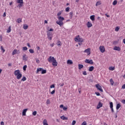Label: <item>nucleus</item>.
Instances as JSON below:
<instances>
[{
	"label": "nucleus",
	"instance_id": "nucleus-15",
	"mask_svg": "<svg viewBox=\"0 0 125 125\" xmlns=\"http://www.w3.org/2000/svg\"><path fill=\"white\" fill-rule=\"evenodd\" d=\"M28 111V108H25L22 111V116H26V113Z\"/></svg>",
	"mask_w": 125,
	"mask_h": 125
},
{
	"label": "nucleus",
	"instance_id": "nucleus-1",
	"mask_svg": "<svg viewBox=\"0 0 125 125\" xmlns=\"http://www.w3.org/2000/svg\"><path fill=\"white\" fill-rule=\"evenodd\" d=\"M20 50L14 49L13 51L12 54V55H15V54H20Z\"/></svg>",
	"mask_w": 125,
	"mask_h": 125
},
{
	"label": "nucleus",
	"instance_id": "nucleus-17",
	"mask_svg": "<svg viewBox=\"0 0 125 125\" xmlns=\"http://www.w3.org/2000/svg\"><path fill=\"white\" fill-rule=\"evenodd\" d=\"M27 56V55L26 54H24L22 56V59L23 60H24V61H27L28 59L26 57Z\"/></svg>",
	"mask_w": 125,
	"mask_h": 125
},
{
	"label": "nucleus",
	"instance_id": "nucleus-29",
	"mask_svg": "<svg viewBox=\"0 0 125 125\" xmlns=\"http://www.w3.org/2000/svg\"><path fill=\"white\" fill-rule=\"evenodd\" d=\"M17 22L19 24L20 23H21V22H22V19H21V18L18 19L17 20Z\"/></svg>",
	"mask_w": 125,
	"mask_h": 125
},
{
	"label": "nucleus",
	"instance_id": "nucleus-31",
	"mask_svg": "<svg viewBox=\"0 0 125 125\" xmlns=\"http://www.w3.org/2000/svg\"><path fill=\"white\" fill-rule=\"evenodd\" d=\"M28 25L27 24H24L23 28L24 30H27V29H28Z\"/></svg>",
	"mask_w": 125,
	"mask_h": 125
},
{
	"label": "nucleus",
	"instance_id": "nucleus-51",
	"mask_svg": "<svg viewBox=\"0 0 125 125\" xmlns=\"http://www.w3.org/2000/svg\"><path fill=\"white\" fill-rule=\"evenodd\" d=\"M1 50H2L3 52H4V51H5V50L3 49V47L2 46H1Z\"/></svg>",
	"mask_w": 125,
	"mask_h": 125
},
{
	"label": "nucleus",
	"instance_id": "nucleus-8",
	"mask_svg": "<svg viewBox=\"0 0 125 125\" xmlns=\"http://www.w3.org/2000/svg\"><path fill=\"white\" fill-rule=\"evenodd\" d=\"M103 106V104L101 103V102H99L98 105L97 106V109H100L101 107Z\"/></svg>",
	"mask_w": 125,
	"mask_h": 125
},
{
	"label": "nucleus",
	"instance_id": "nucleus-2",
	"mask_svg": "<svg viewBox=\"0 0 125 125\" xmlns=\"http://www.w3.org/2000/svg\"><path fill=\"white\" fill-rule=\"evenodd\" d=\"M74 40L76 42H83V38H75Z\"/></svg>",
	"mask_w": 125,
	"mask_h": 125
},
{
	"label": "nucleus",
	"instance_id": "nucleus-7",
	"mask_svg": "<svg viewBox=\"0 0 125 125\" xmlns=\"http://www.w3.org/2000/svg\"><path fill=\"white\" fill-rule=\"evenodd\" d=\"M109 105H110L109 106H110V108L111 110L112 113H114V108H113V102H110L109 103Z\"/></svg>",
	"mask_w": 125,
	"mask_h": 125
},
{
	"label": "nucleus",
	"instance_id": "nucleus-5",
	"mask_svg": "<svg viewBox=\"0 0 125 125\" xmlns=\"http://www.w3.org/2000/svg\"><path fill=\"white\" fill-rule=\"evenodd\" d=\"M85 63H88V64H91L92 65L93 64V61L92 60H88V59H86L84 61Z\"/></svg>",
	"mask_w": 125,
	"mask_h": 125
},
{
	"label": "nucleus",
	"instance_id": "nucleus-12",
	"mask_svg": "<svg viewBox=\"0 0 125 125\" xmlns=\"http://www.w3.org/2000/svg\"><path fill=\"white\" fill-rule=\"evenodd\" d=\"M20 73V70H19V69L15 70L14 72L15 76H17L18 75H19Z\"/></svg>",
	"mask_w": 125,
	"mask_h": 125
},
{
	"label": "nucleus",
	"instance_id": "nucleus-24",
	"mask_svg": "<svg viewBox=\"0 0 125 125\" xmlns=\"http://www.w3.org/2000/svg\"><path fill=\"white\" fill-rule=\"evenodd\" d=\"M17 3H20V4L24 3V1H23V0H17Z\"/></svg>",
	"mask_w": 125,
	"mask_h": 125
},
{
	"label": "nucleus",
	"instance_id": "nucleus-50",
	"mask_svg": "<svg viewBox=\"0 0 125 125\" xmlns=\"http://www.w3.org/2000/svg\"><path fill=\"white\" fill-rule=\"evenodd\" d=\"M46 104H50V101L49 100H47Z\"/></svg>",
	"mask_w": 125,
	"mask_h": 125
},
{
	"label": "nucleus",
	"instance_id": "nucleus-60",
	"mask_svg": "<svg viewBox=\"0 0 125 125\" xmlns=\"http://www.w3.org/2000/svg\"><path fill=\"white\" fill-rule=\"evenodd\" d=\"M36 62L37 63H40V60H38V59H36Z\"/></svg>",
	"mask_w": 125,
	"mask_h": 125
},
{
	"label": "nucleus",
	"instance_id": "nucleus-16",
	"mask_svg": "<svg viewBox=\"0 0 125 125\" xmlns=\"http://www.w3.org/2000/svg\"><path fill=\"white\" fill-rule=\"evenodd\" d=\"M87 28H90L91 27H92V23L89 21H88L87 23Z\"/></svg>",
	"mask_w": 125,
	"mask_h": 125
},
{
	"label": "nucleus",
	"instance_id": "nucleus-47",
	"mask_svg": "<svg viewBox=\"0 0 125 125\" xmlns=\"http://www.w3.org/2000/svg\"><path fill=\"white\" fill-rule=\"evenodd\" d=\"M81 125H87V124H86V122H85V121L83 122L82 123Z\"/></svg>",
	"mask_w": 125,
	"mask_h": 125
},
{
	"label": "nucleus",
	"instance_id": "nucleus-62",
	"mask_svg": "<svg viewBox=\"0 0 125 125\" xmlns=\"http://www.w3.org/2000/svg\"><path fill=\"white\" fill-rule=\"evenodd\" d=\"M8 67H11V66H12V64H11V63H8Z\"/></svg>",
	"mask_w": 125,
	"mask_h": 125
},
{
	"label": "nucleus",
	"instance_id": "nucleus-39",
	"mask_svg": "<svg viewBox=\"0 0 125 125\" xmlns=\"http://www.w3.org/2000/svg\"><path fill=\"white\" fill-rule=\"evenodd\" d=\"M117 3H118V1L117 0H115L113 2V5H117Z\"/></svg>",
	"mask_w": 125,
	"mask_h": 125
},
{
	"label": "nucleus",
	"instance_id": "nucleus-30",
	"mask_svg": "<svg viewBox=\"0 0 125 125\" xmlns=\"http://www.w3.org/2000/svg\"><path fill=\"white\" fill-rule=\"evenodd\" d=\"M47 38L49 39V40H52V37H50V35H49V32L47 34Z\"/></svg>",
	"mask_w": 125,
	"mask_h": 125
},
{
	"label": "nucleus",
	"instance_id": "nucleus-44",
	"mask_svg": "<svg viewBox=\"0 0 125 125\" xmlns=\"http://www.w3.org/2000/svg\"><path fill=\"white\" fill-rule=\"evenodd\" d=\"M27 68V65H25L23 67V71H26V69Z\"/></svg>",
	"mask_w": 125,
	"mask_h": 125
},
{
	"label": "nucleus",
	"instance_id": "nucleus-58",
	"mask_svg": "<svg viewBox=\"0 0 125 125\" xmlns=\"http://www.w3.org/2000/svg\"><path fill=\"white\" fill-rule=\"evenodd\" d=\"M63 107H64V105H63V104H61V105L60 106V108H62V109H63Z\"/></svg>",
	"mask_w": 125,
	"mask_h": 125
},
{
	"label": "nucleus",
	"instance_id": "nucleus-6",
	"mask_svg": "<svg viewBox=\"0 0 125 125\" xmlns=\"http://www.w3.org/2000/svg\"><path fill=\"white\" fill-rule=\"evenodd\" d=\"M100 50L101 52H102V53H104V52H105V47H104V46H100Z\"/></svg>",
	"mask_w": 125,
	"mask_h": 125
},
{
	"label": "nucleus",
	"instance_id": "nucleus-46",
	"mask_svg": "<svg viewBox=\"0 0 125 125\" xmlns=\"http://www.w3.org/2000/svg\"><path fill=\"white\" fill-rule=\"evenodd\" d=\"M83 75H84V76H86V75H87V74L86 73V71H83Z\"/></svg>",
	"mask_w": 125,
	"mask_h": 125
},
{
	"label": "nucleus",
	"instance_id": "nucleus-20",
	"mask_svg": "<svg viewBox=\"0 0 125 125\" xmlns=\"http://www.w3.org/2000/svg\"><path fill=\"white\" fill-rule=\"evenodd\" d=\"M93 70H94V66H92L89 68L88 71H89V72H92V71H93Z\"/></svg>",
	"mask_w": 125,
	"mask_h": 125
},
{
	"label": "nucleus",
	"instance_id": "nucleus-11",
	"mask_svg": "<svg viewBox=\"0 0 125 125\" xmlns=\"http://www.w3.org/2000/svg\"><path fill=\"white\" fill-rule=\"evenodd\" d=\"M58 19H59V20L62 22H63V21L65 20V19L61 16L58 17Z\"/></svg>",
	"mask_w": 125,
	"mask_h": 125
},
{
	"label": "nucleus",
	"instance_id": "nucleus-40",
	"mask_svg": "<svg viewBox=\"0 0 125 125\" xmlns=\"http://www.w3.org/2000/svg\"><path fill=\"white\" fill-rule=\"evenodd\" d=\"M29 51L30 53H35V51H34V50H33L32 49H30Z\"/></svg>",
	"mask_w": 125,
	"mask_h": 125
},
{
	"label": "nucleus",
	"instance_id": "nucleus-23",
	"mask_svg": "<svg viewBox=\"0 0 125 125\" xmlns=\"http://www.w3.org/2000/svg\"><path fill=\"white\" fill-rule=\"evenodd\" d=\"M57 44L58 46H61V45H62V43L61 42H60L59 40H58L57 41Z\"/></svg>",
	"mask_w": 125,
	"mask_h": 125
},
{
	"label": "nucleus",
	"instance_id": "nucleus-61",
	"mask_svg": "<svg viewBox=\"0 0 125 125\" xmlns=\"http://www.w3.org/2000/svg\"><path fill=\"white\" fill-rule=\"evenodd\" d=\"M5 16H6V13L4 12L3 15V17H5Z\"/></svg>",
	"mask_w": 125,
	"mask_h": 125
},
{
	"label": "nucleus",
	"instance_id": "nucleus-26",
	"mask_svg": "<svg viewBox=\"0 0 125 125\" xmlns=\"http://www.w3.org/2000/svg\"><path fill=\"white\" fill-rule=\"evenodd\" d=\"M73 14H74V13L73 12H70L69 13L70 19H72L73 18Z\"/></svg>",
	"mask_w": 125,
	"mask_h": 125
},
{
	"label": "nucleus",
	"instance_id": "nucleus-32",
	"mask_svg": "<svg viewBox=\"0 0 125 125\" xmlns=\"http://www.w3.org/2000/svg\"><path fill=\"white\" fill-rule=\"evenodd\" d=\"M42 74H46V70L42 68Z\"/></svg>",
	"mask_w": 125,
	"mask_h": 125
},
{
	"label": "nucleus",
	"instance_id": "nucleus-14",
	"mask_svg": "<svg viewBox=\"0 0 125 125\" xmlns=\"http://www.w3.org/2000/svg\"><path fill=\"white\" fill-rule=\"evenodd\" d=\"M57 24L59 25L61 27L63 25V21H56Z\"/></svg>",
	"mask_w": 125,
	"mask_h": 125
},
{
	"label": "nucleus",
	"instance_id": "nucleus-59",
	"mask_svg": "<svg viewBox=\"0 0 125 125\" xmlns=\"http://www.w3.org/2000/svg\"><path fill=\"white\" fill-rule=\"evenodd\" d=\"M50 46H51V47H53V46H54V43L50 44Z\"/></svg>",
	"mask_w": 125,
	"mask_h": 125
},
{
	"label": "nucleus",
	"instance_id": "nucleus-49",
	"mask_svg": "<svg viewBox=\"0 0 125 125\" xmlns=\"http://www.w3.org/2000/svg\"><path fill=\"white\" fill-rule=\"evenodd\" d=\"M32 114L33 115V116H36L37 115V111H35L32 113Z\"/></svg>",
	"mask_w": 125,
	"mask_h": 125
},
{
	"label": "nucleus",
	"instance_id": "nucleus-19",
	"mask_svg": "<svg viewBox=\"0 0 125 125\" xmlns=\"http://www.w3.org/2000/svg\"><path fill=\"white\" fill-rule=\"evenodd\" d=\"M21 78H22V74L20 73L19 74L17 75V79L18 80H20V79H21Z\"/></svg>",
	"mask_w": 125,
	"mask_h": 125
},
{
	"label": "nucleus",
	"instance_id": "nucleus-54",
	"mask_svg": "<svg viewBox=\"0 0 125 125\" xmlns=\"http://www.w3.org/2000/svg\"><path fill=\"white\" fill-rule=\"evenodd\" d=\"M19 7L21 8L22 7V6H23V4H19L18 5Z\"/></svg>",
	"mask_w": 125,
	"mask_h": 125
},
{
	"label": "nucleus",
	"instance_id": "nucleus-52",
	"mask_svg": "<svg viewBox=\"0 0 125 125\" xmlns=\"http://www.w3.org/2000/svg\"><path fill=\"white\" fill-rule=\"evenodd\" d=\"M54 87H55V85L54 84H52L50 86V88H54Z\"/></svg>",
	"mask_w": 125,
	"mask_h": 125
},
{
	"label": "nucleus",
	"instance_id": "nucleus-55",
	"mask_svg": "<svg viewBox=\"0 0 125 125\" xmlns=\"http://www.w3.org/2000/svg\"><path fill=\"white\" fill-rule=\"evenodd\" d=\"M61 13H62V12H61V11H60V12H59L58 14H57V15L58 16H60V15H61Z\"/></svg>",
	"mask_w": 125,
	"mask_h": 125
},
{
	"label": "nucleus",
	"instance_id": "nucleus-45",
	"mask_svg": "<svg viewBox=\"0 0 125 125\" xmlns=\"http://www.w3.org/2000/svg\"><path fill=\"white\" fill-rule=\"evenodd\" d=\"M69 10H70V7H68L66 8L65 11L66 12H68Z\"/></svg>",
	"mask_w": 125,
	"mask_h": 125
},
{
	"label": "nucleus",
	"instance_id": "nucleus-3",
	"mask_svg": "<svg viewBox=\"0 0 125 125\" xmlns=\"http://www.w3.org/2000/svg\"><path fill=\"white\" fill-rule=\"evenodd\" d=\"M96 87L98 89V90H100V91H101V92H103V89H102V87L99 85V84H96Z\"/></svg>",
	"mask_w": 125,
	"mask_h": 125
},
{
	"label": "nucleus",
	"instance_id": "nucleus-18",
	"mask_svg": "<svg viewBox=\"0 0 125 125\" xmlns=\"http://www.w3.org/2000/svg\"><path fill=\"white\" fill-rule=\"evenodd\" d=\"M67 64H68V65H72L73 64V61H72V60H68L67 61Z\"/></svg>",
	"mask_w": 125,
	"mask_h": 125
},
{
	"label": "nucleus",
	"instance_id": "nucleus-10",
	"mask_svg": "<svg viewBox=\"0 0 125 125\" xmlns=\"http://www.w3.org/2000/svg\"><path fill=\"white\" fill-rule=\"evenodd\" d=\"M84 52H85L86 53H87V55H89L90 54V48H87L85 49L84 51Z\"/></svg>",
	"mask_w": 125,
	"mask_h": 125
},
{
	"label": "nucleus",
	"instance_id": "nucleus-57",
	"mask_svg": "<svg viewBox=\"0 0 125 125\" xmlns=\"http://www.w3.org/2000/svg\"><path fill=\"white\" fill-rule=\"evenodd\" d=\"M122 88L123 89H125V84H123L122 86Z\"/></svg>",
	"mask_w": 125,
	"mask_h": 125
},
{
	"label": "nucleus",
	"instance_id": "nucleus-38",
	"mask_svg": "<svg viewBox=\"0 0 125 125\" xmlns=\"http://www.w3.org/2000/svg\"><path fill=\"white\" fill-rule=\"evenodd\" d=\"M110 83L112 85H114V81H113L112 79H110Z\"/></svg>",
	"mask_w": 125,
	"mask_h": 125
},
{
	"label": "nucleus",
	"instance_id": "nucleus-21",
	"mask_svg": "<svg viewBox=\"0 0 125 125\" xmlns=\"http://www.w3.org/2000/svg\"><path fill=\"white\" fill-rule=\"evenodd\" d=\"M90 19L92 20V21H94L95 20V16L94 15H92L90 17Z\"/></svg>",
	"mask_w": 125,
	"mask_h": 125
},
{
	"label": "nucleus",
	"instance_id": "nucleus-25",
	"mask_svg": "<svg viewBox=\"0 0 125 125\" xmlns=\"http://www.w3.org/2000/svg\"><path fill=\"white\" fill-rule=\"evenodd\" d=\"M121 108V104H118L116 105V110L118 111Z\"/></svg>",
	"mask_w": 125,
	"mask_h": 125
},
{
	"label": "nucleus",
	"instance_id": "nucleus-53",
	"mask_svg": "<svg viewBox=\"0 0 125 125\" xmlns=\"http://www.w3.org/2000/svg\"><path fill=\"white\" fill-rule=\"evenodd\" d=\"M72 125H76V121L73 120V122H72Z\"/></svg>",
	"mask_w": 125,
	"mask_h": 125
},
{
	"label": "nucleus",
	"instance_id": "nucleus-9",
	"mask_svg": "<svg viewBox=\"0 0 125 125\" xmlns=\"http://www.w3.org/2000/svg\"><path fill=\"white\" fill-rule=\"evenodd\" d=\"M114 50H116L117 51H121V47L117 46H115L114 48Z\"/></svg>",
	"mask_w": 125,
	"mask_h": 125
},
{
	"label": "nucleus",
	"instance_id": "nucleus-33",
	"mask_svg": "<svg viewBox=\"0 0 125 125\" xmlns=\"http://www.w3.org/2000/svg\"><path fill=\"white\" fill-rule=\"evenodd\" d=\"M11 32V26H9L7 30V33H10Z\"/></svg>",
	"mask_w": 125,
	"mask_h": 125
},
{
	"label": "nucleus",
	"instance_id": "nucleus-36",
	"mask_svg": "<svg viewBox=\"0 0 125 125\" xmlns=\"http://www.w3.org/2000/svg\"><path fill=\"white\" fill-rule=\"evenodd\" d=\"M109 70H110L111 71H114L115 70V67H112V66H110L109 67Z\"/></svg>",
	"mask_w": 125,
	"mask_h": 125
},
{
	"label": "nucleus",
	"instance_id": "nucleus-27",
	"mask_svg": "<svg viewBox=\"0 0 125 125\" xmlns=\"http://www.w3.org/2000/svg\"><path fill=\"white\" fill-rule=\"evenodd\" d=\"M43 125H48V124H47V121L46 120V119H44L43 121Z\"/></svg>",
	"mask_w": 125,
	"mask_h": 125
},
{
	"label": "nucleus",
	"instance_id": "nucleus-42",
	"mask_svg": "<svg viewBox=\"0 0 125 125\" xmlns=\"http://www.w3.org/2000/svg\"><path fill=\"white\" fill-rule=\"evenodd\" d=\"M68 109V107L67 106H63V111H67Z\"/></svg>",
	"mask_w": 125,
	"mask_h": 125
},
{
	"label": "nucleus",
	"instance_id": "nucleus-34",
	"mask_svg": "<svg viewBox=\"0 0 125 125\" xmlns=\"http://www.w3.org/2000/svg\"><path fill=\"white\" fill-rule=\"evenodd\" d=\"M42 68H38L36 72L37 74H38L39 72H41V71H42Z\"/></svg>",
	"mask_w": 125,
	"mask_h": 125
},
{
	"label": "nucleus",
	"instance_id": "nucleus-22",
	"mask_svg": "<svg viewBox=\"0 0 125 125\" xmlns=\"http://www.w3.org/2000/svg\"><path fill=\"white\" fill-rule=\"evenodd\" d=\"M61 119H62V120H63V121H66V120H68V118L65 117V116H64V115L61 116Z\"/></svg>",
	"mask_w": 125,
	"mask_h": 125
},
{
	"label": "nucleus",
	"instance_id": "nucleus-48",
	"mask_svg": "<svg viewBox=\"0 0 125 125\" xmlns=\"http://www.w3.org/2000/svg\"><path fill=\"white\" fill-rule=\"evenodd\" d=\"M95 94H96V95H97V96H100V93H99V92H95Z\"/></svg>",
	"mask_w": 125,
	"mask_h": 125
},
{
	"label": "nucleus",
	"instance_id": "nucleus-28",
	"mask_svg": "<svg viewBox=\"0 0 125 125\" xmlns=\"http://www.w3.org/2000/svg\"><path fill=\"white\" fill-rule=\"evenodd\" d=\"M79 69V70H81V69H83V65L79 64L78 65Z\"/></svg>",
	"mask_w": 125,
	"mask_h": 125
},
{
	"label": "nucleus",
	"instance_id": "nucleus-43",
	"mask_svg": "<svg viewBox=\"0 0 125 125\" xmlns=\"http://www.w3.org/2000/svg\"><path fill=\"white\" fill-rule=\"evenodd\" d=\"M119 30H120V27L117 26L115 28V31H116V32H118Z\"/></svg>",
	"mask_w": 125,
	"mask_h": 125
},
{
	"label": "nucleus",
	"instance_id": "nucleus-4",
	"mask_svg": "<svg viewBox=\"0 0 125 125\" xmlns=\"http://www.w3.org/2000/svg\"><path fill=\"white\" fill-rule=\"evenodd\" d=\"M55 60V58L54 57L50 56L49 58L48 59V61L50 63L52 62L54 60Z\"/></svg>",
	"mask_w": 125,
	"mask_h": 125
},
{
	"label": "nucleus",
	"instance_id": "nucleus-63",
	"mask_svg": "<svg viewBox=\"0 0 125 125\" xmlns=\"http://www.w3.org/2000/svg\"><path fill=\"white\" fill-rule=\"evenodd\" d=\"M122 103L123 104H125V100H123L122 101Z\"/></svg>",
	"mask_w": 125,
	"mask_h": 125
},
{
	"label": "nucleus",
	"instance_id": "nucleus-13",
	"mask_svg": "<svg viewBox=\"0 0 125 125\" xmlns=\"http://www.w3.org/2000/svg\"><path fill=\"white\" fill-rule=\"evenodd\" d=\"M52 62L53 66H57L58 62L56 61V60L55 59V60L53 61V62Z\"/></svg>",
	"mask_w": 125,
	"mask_h": 125
},
{
	"label": "nucleus",
	"instance_id": "nucleus-56",
	"mask_svg": "<svg viewBox=\"0 0 125 125\" xmlns=\"http://www.w3.org/2000/svg\"><path fill=\"white\" fill-rule=\"evenodd\" d=\"M54 93H55V90H53V91L51 92V94H54Z\"/></svg>",
	"mask_w": 125,
	"mask_h": 125
},
{
	"label": "nucleus",
	"instance_id": "nucleus-41",
	"mask_svg": "<svg viewBox=\"0 0 125 125\" xmlns=\"http://www.w3.org/2000/svg\"><path fill=\"white\" fill-rule=\"evenodd\" d=\"M22 50H24V51L28 50V48H27V47L26 46L23 47Z\"/></svg>",
	"mask_w": 125,
	"mask_h": 125
},
{
	"label": "nucleus",
	"instance_id": "nucleus-35",
	"mask_svg": "<svg viewBox=\"0 0 125 125\" xmlns=\"http://www.w3.org/2000/svg\"><path fill=\"white\" fill-rule=\"evenodd\" d=\"M100 4H101V1H98L96 2V6H98V5H100Z\"/></svg>",
	"mask_w": 125,
	"mask_h": 125
},
{
	"label": "nucleus",
	"instance_id": "nucleus-64",
	"mask_svg": "<svg viewBox=\"0 0 125 125\" xmlns=\"http://www.w3.org/2000/svg\"><path fill=\"white\" fill-rule=\"evenodd\" d=\"M60 86H63L64 85V83H60Z\"/></svg>",
	"mask_w": 125,
	"mask_h": 125
},
{
	"label": "nucleus",
	"instance_id": "nucleus-37",
	"mask_svg": "<svg viewBox=\"0 0 125 125\" xmlns=\"http://www.w3.org/2000/svg\"><path fill=\"white\" fill-rule=\"evenodd\" d=\"M26 80H27V78L25 76H23L22 77V78L21 79V81L22 82H25V81H26Z\"/></svg>",
	"mask_w": 125,
	"mask_h": 125
}]
</instances>
